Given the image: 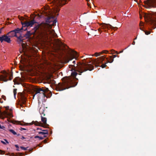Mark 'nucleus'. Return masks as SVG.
<instances>
[{
	"label": "nucleus",
	"instance_id": "f257e3e1",
	"mask_svg": "<svg viewBox=\"0 0 156 156\" xmlns=\"http://www.w3.org/2000/svg\"><path fill=\"white\" fill-rule=\"evenodd\" d=\"M83 60L82 62H78L73 61L72 63L73 65L69 66L71 70L73 71L71 76H66L62 79V83H59L56 86L57 90L62 91L69 88L75 86L77 83L76 80H78L76 77L77 74L81 75L82 73L87 70L91 71L94 69V66L92 64H88Z\"/></svg>",
	"mask_w": 156,
	"mask_h": 156
},
{
	"label": "nucleus",
	"instance_id": "f03ea898",
	"mask_svg": "<svg viewBox=\"0 0 156 156\" xmlns=\"http://www.w3.org/2000/svg\"><path fill=\"white\" fill-rule=\"evenodd\" d=\"M31 32L27 31L24 35V37L29 38L32 35L35 36L37 38L43 41L49 40L51 41L54 46L57 49H58L62 45V43L59 40L51 37H54L57 35L55 33V31L51 29V27H45L41 23H37L35 25L34 27L32 30Z\"/></svg>",
	"mask_w": 156,
	"mask_h": 156
},
{
	"label": "nucleus",
	"instance_id": "7ed1b4c3",
	"mask_svg": "<svg viewBox=\"0 0 156 156\" xmlns=\"http://www.w3.org/2000/svg\"><path fill=\"white\" fill-rule=\"evenodd\" d=\"M151 14L144 15L145 20L149 25L156 27V12H153Z\"/></svg>",
	"mask_w": 156,
	"mask_h": 156
},
{
	"label": "nucleus",
	"instance_id": "20e7f679",
	"mask_svg": "<svg viewBox=\"0 0 156 156\" xmlns=\"http://www.w3.org/2000/svg\"><path fill=\"white\" fill-rule=\"evenodd\" d=\"M39 113L41 115V121L42 122L43 126L44 128H47L49 125L47 123V118L44 117L45 115L46 112V109L44 105H41L39 110Z\"/></svg>",
	"mask_w": 156,
	"mask_h": 156
},
{
	"label": "nucleus",
	"instance_id": "39448f33",
	"mask_svg": "<svg viewBox=\"0 0 156 156\" xmlns=\"http://www.w3.org/2000/svg\"><path fill=\"white\" fill-rule=\"evenodd\" d=\"M38 23L34 19L29 22H21L22 27L21 28H19L20 30V33L22 31V30L25 31L27 30V27H31L35 23Z\"/></svg>",
	"mask_w": 156,
	"mask_h": 156
},
{
	"label": "nucleus",
	"instance_id": "423d86ee",
	"mask_svg": "<svg viewBox=\"0 0 156 156\" xmlns=\"http://www.w3.org/2000/svg\"><path fill=\"white\" fill-rule=\"evenodd\" d=\"M49 90L48 88L42 87H37L35 89V94L34 97L36 94H39L42 98H44L46 96L45 93Z\"/></svg>",
	"mask_w": 156,
	"mask_h": 156
},
{
	"label": "nucleus",
	"instance_id": "0eeeda50",
	"mask_svg": "<svg viewBox=\"0 0 156 156\" xmlns=\"http://www.w3.org/2000/svg\"><path fill=\"white\" fill-rule=\"evenodd\" d=\"M144 2L145 5L143 6L146 8L156 7V0H147Z\"/></svg>",
	"mask_w": 156,
	"mask_h": 156
},
{
	"label": "nucleus",
	"instance_id": "6e6552de",
	"mask_svg": "<svg viewBox=\"0 0 156 156\" xmlns=\"http://www.w3.org/2000/svg\"><path fill=\"white\" fill-rule=\"evenodd\" d=\"M3 75L0 76V81H2L5 82L7 81L8 80H11L12 78V74L11 73H7L4 72Z\"/></svg>",
	"mask_w": 156,
	"mask_h": 156
},
{
	"label": "nucleus",
	"instance_id": "1a4fd4ad",
	"mask_svg": "<svg viewBox=\"0 0 156 156\" xmlns=\"http://www.w3.org/2000/svg\"><path fill=\"white\" fill-rule=\"evenodd\" d=\"M12 110L10 111V112L9 113L6 111H4L2 112L0 110V118L2 119H4L5 117H7L9 116L10 117H12V114L11 112Z\"/></svg>",
	"mask_w": 156,
	"mask_h": 156
},
{
	"label": "nucleus",
	"instance_id": "9d476101",
	"mask_svg": "<svg viewBox=\"0 0 156 156\" xmlns=\"http://www.w3.org/2000/svg\"><path fill=\"white\" fill-rule=\"evenodd\" d=\"M20 30L19 28H17L15 30L10 31L7 34L10 37H17V34L20 33Z\"/></svg>",
	"mask_w": 156,
	"mask_h": 156
},
{
	"label": "nucleus",
	"instance_id": "9b49d317",
	"mask_svg": "<svg viewBox=\"0 0 156 156\" xmlns=\"http://www.w3.org/2000/svg\"><path fill=\"white\" fill-rule=\"evenodd\" d=\"M105 56H102L99 58H98L97 59H95L93 61V63L96 67H98L99 66L98 65L102 63L103 61L104 60Z\"/></svg>",
	"mask_w": 156,
	"mask_h": 156
},
{
	"label": "nucleus",
	"instance_id": "f8f14e48",
	"mask_svg": "<svg viewBox=\"0 0 156 156\" xmlns=\"http://www.w3.org/2000/svg\"><path fill=\"white\" fill-rule=\"evenodd\" d=\"M66 0H54L53 1L54 4H55L57 7L62 6L66 4Z\"/></svg>",
	"mask_w": 156,
	"mask_h": 156
},
{
	"label": "nucleus",
	"instance_id": "ddd939ff",
	"mask_svg": "<svg viewBox=\"0 0 156 156\" xmlns=\"http://www.w3.org/2000/svg\"><path fill=\"white\" fill-rule=\"evenodd\" d=\"M0 41L1 43L3 41H4L8 43H10L11 40L10 38H9L7 34H6L2 35L1 37L0 36Z\"/></svg>",
	"mask_w": 156,
	"mask_h": 156
},
{
	"label": "nucleus",
	"instance_id": "4468645a",
	"mask_svg": "<svg viewBox=\"0 0 156 156\" xmlns=\"http://www.w3.org/2000/svg\"><path fill=\"white\" fill-rule=\"evenodd\" d=\"M71 55L69 58V60H71L74 58H75V60H77L78 58L77 52L75 51L71 50Z\"/></svg>",
	"mask_w": 156,
	"mask_h": 156
},
{
	"label": "nucleus",
	"instance_id": "2eb2a0df",
	"mask_svg": "<svg viewBox=\"0 0 156 156\" xmlns=\"http://www.w3.org/2000/svg\"><path fill=\"white\" fill-rule=\"evenodd\" d=\"M51 22H53V24H54L56 22L55 20L54 16L52 15L48 16L46 20L47 23H50Z\"/></svg>",
	"mask_w": 156,
	"mask_h": 156
},
{
	"label": "nucleus",
	"instance_id": "dca6fc26",
	"mask_svg": "<svg viewBox=\"0 0 156 156\" xmlns=\"http://www.w3.org/2000/svg\"><path fill=\"white\" fill-rule=\"evenodd\" d=\"M108 26H109L110 27V28L112 29H114V28H116V29H118V28L117 27H112V25H111L110 24H105V23L104 24V25H103L101 27H102V28L103 29H104L106 28H108Z\"/></svg>",
	"mask_w": 156,
	"mask_h": 156
},
{
	"label": "nucleus",
	"instance_id": "f3484780",
	"mask_svg": "<svg viewBox=\"0 0 156 156\" xmlns=\"http://www.w3.org/2000/svg\"><path fill=\"white\" fill-rule=\"evenodd\" d=\"M33 124H34L36 126H41L43 127V124L41 122H38L37 121H33L32 122Z\"/></svg>",
	"mask_w": 156,
	"mask_h": 156
},
{
	"label": "nucleus",
	"instance_id": "a211bd4d",
	"mask_svg": "<svg viewBox=\"0 0 156 156\" xmlns=\"http://www.w3.org/2000/svg\"><path fill=\"white\" fill-rule=\"evenodd\" d=\"M22 103L20 104V106L23 108L24 106H23V105H25V104L26 102V98H22L21 100Z\"/></svg>",
	"mask_w": 156,
	"mask_h": 156
},
{
	"label": "nucleus",
	"instance_id": "6ab92c4d",
	"mask_svg": "<svg viewBox=\"0 0 156 156\" xmlns=\"http://www.w3.org/2000/svg\"><path fill=\"white\" fill-rule=\"evenodd\" d=\"M19 40V42H23V37L21 35H20L19 36L16 37Z\"/></svg>",
	"mask_w": 156,
	"mask_h": 156
},
{
	"label": "nucleus",
	"instance_id": "aec40b11",
	"mask_svg": "<svg viewBox=\"0 0 156 156\" xmlns=\"http://www.w3.org/2000/svg\"><path fill=\"white\" fill-rule=\"evenodd\" d=\"M106 59L108 60V62L107 63L109 62L111 63L114 61V59L112 58V56H110V58L109 59H108V58H106Z\"/></svg>",
	"mask_w": 156,
	"mask_h": 156
},
{
	"label": "nucleus",
	"instance_id": "412c9836",
	"mask_svg": "<svg viewBox=\"0 0 156 156\" xmlns=\"http://www.w3.org/2000/svg\"><path fill=\"white\" fill-rule=\"evenodd\" d=\"M101 54V52L99 53L96 52L92 56H95L96 57H97L98 56H100Z\"/></svg>",
	"mask_w": 156,
	"mask_h": 156
},
{
	"label": "nucleus",
	"instance_id": "4be33fe9",
	"mask_svg": "<svg viewBox=\"0 0 156 156\" xmlns=\"http://www.w3.org/2000/svg\"><path fill=\"white\" fill-rule=\"evenodd\" d=\"M140 30L143 31L142 28L140 27ZM144 32L145 34L146 35H148V34H150L151 33V32L150 31H144Z\"/></svg>",
	"mask_w": 156,
	"mask_h": 156
},
{
	"label": "nucleus",
	"instance_id": "5701e85b",
	"mask_svg": "<svg viewBox=\"0 0 156 156\" xmlns=\"http://www.w3.org/2000/svg\"><path fill=\"white\" fill-rule=\"evenodd\" d=\"M18 79V77H16L13 80V81L14 82L15 84H18V82L17 81Z\"/></svg>",
	"mask_w": 156,
	"mask_h": 156
},
{
	"label": "nucleus",
	"instance_id": "b1692460",
	"mask_svg": "<svg viewBox=\"0 0 156 156\" xmlns=\"http://www.w3.org/2000/svg\"><path fill=\"white\" fill-rule=\"evenodd\" d=\"M16 91H17L16 89H13V92L14 96V97L15 98H16V95L17 93Z\"/></svg>",
	"mask_w": 156,
	"mask_h": 156
},
{
	"label": "nucleus",
	"instance_id": "393cba45",
	"mask_svg": "<svg viewBox=\"0 0 156 156\" xmlns=\"http://www.w3.org/2000/svg\"><path fill=\"white\" fill-rule=\"evenodd\" d=\"M9 131L12 133L14 135L16 134V132H15L13 129H9Z\"/></svg>",
	"mask_w": 156,
	"mask_h": 156
},
{
	"label": "nucleus",
	"instance_id": "a878e982",
	"mask_svg": "<svg viewBox=\"0 0 156 156\" xmlns=\"http://www.w3.org/2000/svg\"><path fill=\"white\" fill-rule=\"evenodd\" d=\"M108 51L106 50H104L102 51L101 52V53L102 54V53H105L107 54L108 52Z\"/></svg>",
	"mask_w": 156,
	"mask_h": 156
},
{
	"label": "nucleus",
	"instance_id": "bb28decb",
	"mask_svg": "<svg viewBox=\"0 0 156 156\" xmlns=\"http://www.w3.org/2000/svg\"><path fill=\"white\" fill-rule=\"evenodd\" d=\"M111 51V54H114V53H117V54H118L117 51H115V50H112Z\"/></svg>",
	"mask_w": 156,
	"mask_h": 156
},
{
	"label": "nucleus",
	"instance_id": "cd10ccee",
	"mask_svg": "<svg viewBox=\"0 0 156 156\" xmlns=\"http://www.w3.org/2000/svg\"><path fill=\"white\" fill-rule=\"evenodd\" d=\"M107 63L106 62L105 64H102L101 66L102 68H104L107 66V65H106V64Z\"/></svg>",
	"mask_w": 156,
	"mask_h": 156
},
{
	"label": "nucleus",
	"instance_id": "c85d7f7f",
	"mask_svg": "<svg viewBox=\"0 0 156 156\" xmlns=\"http://www.w3.org/2000/svg\"><path fill=\"white\" fill-rule=\"evenodd\" d=\"M47 133H44V132H38V133H39L40 134H42V135L46 134Z\"/></svg>",
	"mask_w": 156,
	"mask_h": 156
},
{
	"label": "nucleus",
	"instance_id": "c756f323",
	"mask_svg": "<svg viewBox=\"0 0 156 156\" xmlns=\"http://www.w3.org/2000/svg\"><path fill=\"white\" fill-rule=\"evenodd\" d=\"M41 130L44 131V132L47 133L46 134H48V131L47 129L46 130H42L41 129Z\"/></svg>",
	"mask_w": 156,
	"mask_h": 156
},
{
	"label": "nucleus",
	"instance_id": "7c9ffc66",
	"mask_svg": "<svg viewBox=\"0 0 156 156\" xmlns=\"http://www.w3.org/2000/svg\"><path fill=\"white\" fill-rule=\"evenodd\" d=\"M20 148L24 150V151H26L27 150V148H26L22 146Z\"/></svg>",
	"mask_w": 156,
	"mask_h": 156
},
{
	"label": "nucleus",
	"instance_id": "2f4dec72",
	"mask_svg": "<svg viewBox=\"0 0 156 156\" xmlns=\"http://www.w3.org/2000/svg\"><path fill=\"white\" fill-rule=\"evenodd\" d=\"M2 97L4 100H6V97L4 95H2Z\"/></svg>",
	"mask_w": 156,
	"mask_h": 156
},
{
	"label": "nucleus",
	"instance_id": "473e14b6",
	"mask_svg": "<svg viewBox=\"0 0 156 156\" xmlns=\"http://www.w3.org/2000/svg\"><path fill=\"white\" fill-rule=\"evenodd\" d=\"M5 127L3 126H2V125L0 124V129H4Z\"/></svg>",
	"mask_w": 156,
	"mask_h": 156
},
{
	"label": "nucleus",
	"instance_id": "72a5a7b5",
	"mask_svg": "<svg viewBox=\"0 0 156 156\" xmlns=\"http://www.w3.org/2000/svg\"><path fill=\"white\" fill-rule=\"evenodd\" d=\"M39 140H42L44 139V137L42 136H40L39 137Z\"/></svg>",
	"mask_w": 156,
	"mask_h": 156
},
{
	"label": "nucleus",
	"instance_id": "f704fd0d",
	"mask_svg": "<svg viewBox=\"0 0 156 156\" xmlns=\"http://www.w3.org/2000/svg\"><path fill=\"white\" fill-rule=\"evenodd\" d=\"M0 154H4V152L2 150H0Z\"/></svg>",
	"mask_w": 156,
	"mask_h": 156
},
{
	"label": "nucleus",
	"instance_id": "c9c22d12",
	"mask_svg": "<svg viewBox=\"0 0 156 156\" xmlns=\"http://www.w3.org/2000/svg\"><path fill=\"white\" fill-rule=\"evenodd\" d=\"M117 56V55H113V56H112V58H113L114 59V58L116 57Z\"/></svg>",
	"mask_w": 156,
	"mask_h": 156
},
{
	"label": "nucleus",
	"instance_id": "e433bc0d",
	"mask_svg": "<svg viewBox=\"0 0 156 156\" xmlns=\"http://www.w3.org/2000/svg\"><path fill=\"white\" fill-rule=\"evenodd\" d=\"M39 136H35L34 137V138L35 139H36L37 138H39Z\"/></svg>",
	"mask_w": 156,
	"mask_h": 156
},
{
	"label": "nucleus",
	"instance_id": "4c0bfd02",
	"mask_svg": "<svg viewBox=\"0 0 156 156\" xmlns=\"http://www.w3.org/2000/svg\"><path fill=\"white\" fill-rule=\"evenodd\" d=\"M59 10H60V9H56V11L57 12H59Z\"/></svg>",
	"mask_w": 156,
	"mask_h": 156
},
{
	"label": "nucleus",
	"instance_id": "58836bf2",
	"mask_svg": "<svg viewBox=\"0 0 156 156\" xmlns=\"http://www.w3.org/2000/svg\"><path fill=\"white\" fill-rule=\"evenodd\" d=\"M1 142L4 144H6V143L4 141L2 140Z\"/></svg>",
	"mask_w": 156,
	"mask_h": 156
},
{
	"label": "nucleus",
	"instance_id": "ea45409f",
	"mask_svg": "<svg viewBox=\"0 0 156 156\" xmlns=\"http://www.w3.org/2000/svg\"><path fill=\"white\" fill-rule=\"evenodd\" d=\"M15 147H16V148H19V146H18L17 145L15 144Z\"/></svg>",
	"mask_w": 156,
	"mask_h": 156
},
{
	"label": "nucleus",
	"instance_id": "a19ab883",
	"mask_svg": "<svg viewBox=\"0 0 156 156\" xmlns=\"http://www.w3.org/2000/svg\"><path fill=\"white\" fill-rule=\"evenodd\" d=\"M9 106H6L5 107V108L6 110H8L9 109Z\"/></svg>",
	"mask_w": 156,
	"mask_h": 156
},
{
	"label": "nucleus",
	"instance_id": "79ce46f5",
	"mask_svg": "<svg viewBox=\"0 0 156 156\" xmlns=\"http://www.w3.org/2000/svg\"><path fill=\"white\" fill-rule=\"evenodd\" d=\"M21 128V130H26L27 129L25 128Z\"/></svg>",
	"mask_w": 156,
	"mask_h": 156
},
{
	"label": "nucleus",
	"instance_id": "37998d69",
	"mask_svg": "<svg viewBox=\"0 0 156 156\" xmlns=\"http://www.w3.org/2000/svg\"><path fill=\"white\" fill-rule=\"evenodd\" d=\"M4 140H5L6 141V143L9 144V142L6 140L4 139Z\"/></svg>",
	"mask_w": 156,
	"mask_h": 156
},
{
	"label": "nucleus",
	"instance_id": "c03bdc74",
	"mask_svg": "<svg viewBox=\"0 0 156 156\" xmlns=\"http://www.w3.org/2000/svg\"><path fill=\"white\" fill-rule=\"evenodd\" d=\"M135 42L134 41H133V42L132 43V44L133 45H134L135 44Z\"/></svg>",
	"mask_w": 156,
	"mask_h": 156
},
{
	"label": "nucleus",
	"instance_id": "a18cd8bd",
	"mask_svg": "<svg viewBox=\"0 0 156 156\" xmlns=\"http://www.w3.org/2000/svg\"><path fill=\"white\" fill-rule=\"evenodd\" d=\"M21 139H25V138L23 136H22Z\"/></svg>",
	"mask_w": 156,
	"mask_h": 156
},
{
	"label": "nucleus",
	"instance_id": "49530a36",
	"mask_svg": "<svg viewBox=\"0 0 156 156\" xmlns=\"http://www.w3.org/2000/svg\"><path fill=\"white\" fill-rule=\"evenodd\" d=\"M44 143H46L47 142V140H44Z\"/></svg>",
	"mask_w": 156,
	"mask_h": 156
},
{
	"label": "nucleus",
	"instance_id": "de8ad7c7",
	"mask_svg": "<svg viewBox=\"0 0 156 156\" xmlns=\"http://www.w3.org/2000/svg\"><path fill=\"white\" fill-rule=\"evenodd\" d=\"M24 44L23 43L22 44V45L23 47H24Z\"/></svg>",
	"mask_w": 156,
	"mask_h": 156
},
{
	"label": "nucleus",
	"instance_id": "09e8293b",
	"mask_svg": "<svg viewBox=\"0 0 156 156\" xmlns=\"http://www.w3.org/2000/svg\"><path fill=\"white\" fill-rule=\"evenodd\" d=\"M123 50H122V51H120L119 53H122V52H123Z\"/></svg>",
	"mask_w": 156,
	"mask_h": 156
},
{
	"label": "nucleus",
	"instance_id": "8fccbe9b",
	"mask_svg": "<svg viewBox=\"0 0 156 156\" xmlns=\"http://www.w3.org/2000/svg\"><path fill=\"white\" fill-rule=\"evenodd\" d=\"M0 102L1 103H2L3 101H1V99H0Z\"/></svg>",
	"mask_w": 156,
	"mask_h": 156
},
{
	"label": "nucleus",
	"instance_id": "3c124183",
	"mask_svg": "<svg viewBox=\"0 0 156 156\" xmlns=\"http://www.w3.org/2000/svg\"><path fill=\"white\" fill-rule=\"evenodd\" d=\"M47 137V136H46V135H44L43 137H44V138H45V137Z\"/></svg>",
	"mask_w": 156,
	"mask_h": 156
},
{
	"label": "nucleus",
	"instance_id": "603ef678",
	"mask_svg": "<svg viewBox=\"0 0 156 156\" xmlns=\"http://www.w3.org/2000/svg\"><path fill=\"white\" fill-rule=\"evenodd\" d=\"M134 1H135L136 2H137V4H139V3H138V2H137L138 1H137V0H134Z\"/></svg>",
	"mask_w": 156,
	"mask_h": 156
},
{
	"label": "nucleus",
	"instance_id": "864d4df0",
	"mask_svg": "<svg viewBox=\"0 0 156 156\" xmlns=\"http://www.w3.org/2000/svg\"><path fill=\"white\" fill-rule=\"evenodd\" d=\"M19 122V124H20V125H23V124H21V123H20V122Z\"/></svg>",
	"mask_w": 156,
	"mask_h": 156
},
{
	"label": "nucleus",
	"instance_id": "5fc2aeb1",
	"mask_svg": "<svg viewBox=\"0 0 156 156\" xmlns=\"http://www.w3.org/2000/svg\"><path fill=\"white\" fill-rule=\"evenodd\" d=\"M98 31H99V32H101V29H98Z\"/></svg>",
	"mask_w": 156,
	"mask_h": 156
},
{
	"label": "nucleus",
	"instance_id": "6e6d98bb",
	"mask_svg": "<svg viewBox=\"0 0 156 156\" xmlns=\"http://www.w3.org/2000/svg\"><path fill=\"white\" fill-rule=\"evenodd\" d=\"M1 31H2V29H0V34L1 33V32H2Z\"/></svg>",
	"mask_w": 156,
	"mask_h": 156
},
{
	"label": "nucleus",
	"instance_id": "4d7b16f0",
	"mask_svg": "<svg viewBox=\"0 0 156 156\" xmlns=\"http://www.w3.org/2000/svg\"><path fill=\"white\" fill-rule=\"evenodd\" d=\"M19 154H20V156H21V155H21V154H22V153H19Z\"/></svg>",
	"mask_w": 156,
	"mask_h": 156
},
{
	"label": "nucleus",
	"instance_id": "13d9d810",
	"mask_svg": "<svg viewBox=\"0 0 156 156\" xmlns=\"http://www.w3.org/2000/svg\"><path fill=\"white\" fill-rule=\"evenodd\" d=\"M143 23H142V24H141V23H140V26H142V25H143Z\"/></svg>",
	"mask_w": 156,
	"mask_h": 156
},
{
	"label": "nucleus",
	"instance_id": "bf43d9fd",
	"mask_svg": "<svg viewBox=\"0 0 156 156\" xmlns=\"http://www.w3.org/2000/svg\"><path fill=\"white\" fill-rule=\"evenodd\" d=\"M40 129L41 130V129H40V128H37V129L38 130V129Z\"/></svg>",
	"mask_w": 156,
	"mask_h": 156
},
{
	"label": "nucleus",
	"instance_id": "052dcab7",
	"mask_svg": "<svg viewBox=\"0 0 156 156\" xmlns=\"http://www.w3.org/2000/svg\"><path fill=\"white\" fill-rule=\"evenodd\" d=\"M16 150H17V151H19V150L18 148H17V149H16Z\"/></svg>",
	"mask_w": 156,
	"mask_h": 156
},
{
	"label": "nucleus",
	"instance_id": "680f3d73",
	"mask_svg": "<svg viewBox=\"0 0 156 156\" xmlns=\"http://www.w3.org/2000/svg\"><path fill=\"white\" fill-rule=\"evenodd\" d=\"M21 110H22V111H24L25 110H23V109H21Z\"/></svg>",
	"mask_w": 156,
	"mask_h": 156
},
{
	"label": "nucleus",
	"instance_id": "e2e57ef3",
	"mask_svg": "<svg viewBox=\"0 0 156 156\" xmlns=\"http://www.w3.org/2000/svg\"><path fill=\"white\" fill-rule=\"evenodd\" d=\"M136 39V37L134 40H135V39Z\"/></svg>",
	"mask_w": 156,
	"mask_h": 156
},
{
	"label": "nucleus",
	"instance_id": "0e129e2a",
	"mask_svg": "<svg viewBox=\"0 0 156 156\" xmlns=\"http://www.w3.org/2000/svg\"><path fill=\"white\" fill-rule=\"evenodd\" d=\"M20 109L21 110V109H22V108H20Z\"/></svg>",
	"mask_w": 156,
	"mask_h": 156
},
{
	"label": "nucleus",
	"instance_id": "69168bd1",
	"mask_svg": "<svg viewBox=\"0 0 156 156\" xmlns=\"http://www.w3.org/2000/svg\"><path fill=\"white\" fill-rule=\"evenodd\" d=\"M130 45H129V46L128 47H129V46H130Z\"/></svg>",
	"mask_w": 156,
	"mask_h": 156
},
{
	"label": "nucleus",
	"instance_id": "338daca9",
	"mask_svg": "<svg viewBox=\"0 0 156 156\" xmlns=\"http://www.w3.org/2000/svg\"><path fill=\"white\" fill-rule=\"evenodd\" d=\"M127 48H125V49H126Z\"/></svg>",
	"mask_w": 156,
	"mask_h": 156
},
{
	"label": "nucleus",
	"instance_id": "774afa93",
	"mask_svg": "<svg viewBox=\"0 0 156 156\" xmlns=\"http://www.w3.org/2000/svg\"><path fill=\"white\" fill-rule=\"evenodd\" d=\"M140 18H141V17H140Z\"/></svg>",
	"mask_w": 156,
	"mask_h": 156
}]
</instances>
